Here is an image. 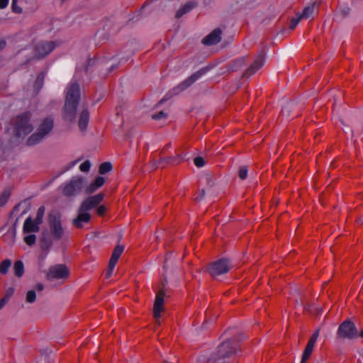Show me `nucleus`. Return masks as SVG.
Segmentation results:
<instances>
[{
  "label": "nucleus",
  "mask_w": 363,
  "mask_h": 363,
  "mask_svg": "<svg viewBox=\"0 0 363 363\" xmlns=\"http://www.w3.org/2000/svg\"><path fill=\"white\" fill-rule=\"evenodd\" d=\"M105 182V179L102 177H98L96 178L95 181L94 182L95 186L100 188L104 185Z\"/></svg>",
  "instance_id": "obj_38"
},
{
  "label": "nucleus",
  "mask_w": 363,
  "mask_h": 363,
  "mask_svg": "<svg viewBox=\"0 0 363 363\" xmlns=\"http://www.w3.org/2000/svg\"><path fill=\"white\" fill-rule=\"evenodd\" d=\"M195 7V4L194 2H188L184 6H182L179 11H177L176 13L177 18L182 17L184 14L189 12L191 9Z\"/></svg>",
  "instance_id": "obj_22"
},
{
  "label": "nucleus",
  "mask_w": 363,
  "mask_h": 363,
  "mask_svg": "<svg viewBox=\"0 0 363 363\" xmlns=\"http://www.w3.org/2000/svg\"><path fill=\"white\" fill-rule=\"evenodd\" d=\"M45 208L44 206H40L37 211L35 220L38 223H42L43 222V218L45 213Z\"/></svg>",
  "instance_id": "obj_30"
},
{
  "label": "nucleus",
  "mask_w": 363,
  "mask_h": 363,
  "mask_svg": "<svg viewBox=\"0 0 363 363\" xmlns=\"http://www.w3.org/2000/svg\"><path fill=\"white\" fill-rule=\"evenodd\" d=\"M33 129L30 123V115L28 113L18 116L15 121L14 132L16 136L21 138L27 135Z\"/></svg>",
  "instance_id": "obj_5"
},
{
  "label": "nucleus",
  "mask_w": 363,
  "mask_h": 363,
  "mask_svg": "<svg viewBox=\"0 0 363 363\" xmlns=\"http://www.w3.org/2000/svg\"><path fill=\"white\" fill-rule=\"evenodd\" d=\"M164 362H165V363H174L173 362H169V361H167V360H166V359L164 360Z\"/></svg>",
  "instance_id": "obj_56"
},
{
  "label": "nucleus",
  "mask_w": 363,
  "mask_h": 363,
  "mask_svg": "<svg viewBox=\"0 0 363 363\" xmlns=\"http://www.w3.org/2000/svg\"><path fill=\"white\" fill-rule=\"evenodd\" d=\"M99 188L95 186L94 183L90 184L85 189L86 194H91L96 191Z\"/></svg>",
  "instance_id": "obj_39"
},
{
  "label": "nucleus",
  "mask_w": 363,
  "mask_h": 363,
  "mask_svg": "<svg viewBox=\"0 0 363 363\" xmlns=\"http://www.w3.org/2000/svg\"><path fill=\"white\" fill-rule=\"evenodd\" d=\"M85 179L80 176L73 177L63 187L62 193L67 196L79 194L84 186Z\"/></svg>",
  "instance_id": "obj_6"
},
{
  "label": "nucleus",
  "mask_w": 363,
  "mask_h": 363,
  "mask_svg": "<svg viewBox=\"0 0 363 363\" xmlns=\"http://www.w3.org/2000/svg\"><path fill=\"white\" fill-rule=\"evenodd\" d=\"M265 61V55L263 51H261L255 57L253 62L246 69L243 74L244 77H249L255 74L259 69L262 67Z\"/></svg>",
  "instance_id": "obj_13"
},
{
  "label": "nucleus",
  "mask_w": 363,
  "mask_h": 363,
  "mask_svg": "<svg viewBox=\"0 0 363 363\" xmlns=\"http://www.w3.org/2000/svg\"><path fill=\"white\" fill-rule=\"evenodd\" d=\"M26 4L30 5V6H32L33 4H35V2L37 1V0H24Z\"/></svg>",
  "instance_id": "obj_49"
},
{
  "label": "nucleus",
  "mask_w": 363,
  "mask_h": 363,
  "mask_svg": "<svg viewBox=\"0 0 363 363\" xmlns=\"http://www.w3.org/2000/svg\"><path fill=\"white\" fill-rule=\"evenodd\" d=\"M53 128L54 121L52 117L43 118L38 124L35 132L28 138L27 145L33 146L39 143L51 133Z\"/></svg>",
  "instance_id": "obj_3"
},
{
  "label": "nucleus",
  "mask_w": 363,
  "mask_h": 363,
  "mask_svg": "<svg viewBox=\"0 0 363 363\" xmlns=\"http://www.w3.org/2000/svg\"><path fill=\"white\" fill-rule=\"evenodd\" d=\"M208 72L207 68H202L200 70L192 74L189 77L184 80L182 83H180L178 86L173 88L168 94L171 95H177L181 93L182 91L186 89L189 87L192 84H194L196 81L200 79L203 74H205Z\"/></svg>",
  "instance_id": "obj_7"
},
{
  "label": "nucleus",
  "mask_w": 363,
  "mask_h": 363,
  "mask_svg": "<svg viewBox=\"0 0 363 363\" xmlns=\"http://www.w3.org/2000/svg\"><path fill=\"white\" fill-rule=\"evenodd\" d=\"M6 43L5 40H0V51L4 50L6 47Z\"/></svg>",
  "instance_id": "obj_47"
},
{
  "label": "nucleus",
  "mask_w": 363,
  "mask_h": 363,
  "mask_svg": "<svg viewBox=\"0 0 363 363\" xmlns=\"http://www.w3.org/2000/svg\"><path fill=\"white\" fill-rule=\"evenodd\" d=\"M18 206H16L13 209V213H15L18 210Z\"/></svg>",
  "instance_id": "obj_53"
},
{
  "label": "nucleus",
  "mask_w": 363,
  "mask_h": 363,
  "mask_svg": "<svg viewBox=\"0 0 363 363\" xmlns=\"http://www.w3.org/2000/svg\"><path fill=\"white\" fill-rule=\"evenodd\" d=\"M17 1H18V0H12V4H11L12 11L16 13H21L23 10L20 6H18Z\"/></svg>",
  "instance_id": "obj_34"
},
{
  "label": "nucleus",
  "mask_w": 363,
  "mask_h": 363,
  "mask_svg": "<svg viewBox=\"0 0 363 363\" xmlns=\"http://www.w3.org/2000/svg\"><path fill=\"white\" fill-rule=\"evenodd\" d=\"M167 117V114L163 111H160L157 113L153 114L152 118L154 120L165 119Z\"/></svg>",
  "instance_id": "obj_36"
},
{
  "label": "nucleus",
  "mask_w": 363,
  "mask_h": 363,
  "mask_svg": "<svg viewBox=\"0 0 363 363\" xmlns=\"http://www.w3.org/2000/svg\"><path fill=\"white\" fill-rule=\"evenodd\" d=\"M285 112H286V115H288V114H289V111L287 110V108H284V109L282 110V113H283V114H285Z\"/></svg>",
  "instance_id": "obj_52"
},
{
  "label": "nucleus",
  "mask_w": 363,
  "mask_h": 363,
  "mask_svg": "<svg viewBox=\"0 0 363 363\" xmlns=\"http://www.w3.org/2000/svg\"><path fill=\"white\" fill-rule=\"evenodd\" d=\"M359 336L357 329L350 320L343 321L338 327L336 339L340 342L353 340Z\"/></svg>",
  "instance_id": "obj_4"
},
{
  "label": "nucleus",
  "mask_w": 363,
  "mask_h": 363,
  "mask_svg": "<svg viewBox=\"0 0 363 363\" xmlns=\"http://www.w3.org/2000/svg\"><path fill=\"white\" fill-rule=\"evenodd\" d=\"M89 121V113L87 109L84 108L81 111L78 121V126L81 131L84 132L86 130Z\"/></svg>",
  "instance_id": "obj_19"
},
{
  "label": "nucleus",
  "mask_w": 363,
  "mask_h": 363,
  "mask_svg": "<svg viewBox=\"0 0 363 363\" xmlns=\"http://www.w3.org/2000/svg\"><path fill=\"white\" fill-rule=\"evenodd\" d=\"M79 99V86L77 83L71 82L67 89L63 110V118L65 121L69 122H73L74 121Z\"/></svg>",
  "instance_id": "obj_1"
},
{
  "label": "nucleus",
  "mask_w": 363,
  "mask_h": 363,
  "mask_svg": "<svg viewBox=\"0 0 363 363\" xmlns=\"http://www.w3.org/2000/svg\"><path fill=\"white\" fill-rule=\"evenodd\" d=\"M230 268L229 259L226 258L220 259L212 262L208 267V272L213 277L227 273Z\"/></svg>",
  "instance_id": "obj_8"
},
{
  "label": "nucleus",
  "mask_w": 363,
  "mask_h": 363,
  "mask_svg": "<svg viewBox=\"0 0 363 363\" xmlns=\"http://www.w3.org/2000/svg\"><path fill=\"white\" fill-rule=\"evenodd\" d=\"M41 223H38L35 220H33L30 217H28L26 219L23 223V233H35L39 231L40 227L39 225Z\"/></svg>",
  "instance_id": "obj_17"
},
{
  "label": "nucleus",
  "mask_w": 363,
  "mask_h": 363,
  "mask_svg": "<svg viewBox=\"0 0 363 363\" xmlns=\"http://www.w3.org/2000/svg\"><path fill=\"white\" fill-rule=\"evenodd\" d=\"M56 47L54 41H43L38 43L35 48V55L38 58L44 57Z\"/></svg>",
  "instance_id": "obj_12"
},
{
  "label": "nucleus",
  "mask_w": 363,
  "mask_h": 363,
  "mask_svg": "<svg viewBox=\"0 0 363 363\" xmlns=\"http://www.w3.org/2000/svg\"><path fill=\"white\" fill-rule=\"evenodd\" d=\"M221 29L216 28L203 39L202 43L206 45H216L221 40Z\"/></svg>",
  "instance_id": "obj_16"
},
{
  "label": "nucleus",
  "mask_w": 363,
  "mask_h": 363,
  "mask_svg": "<svg viewBox=\"0 0 363 363\" xmlns=\"http://www.w3.org/2000/svg\"><path fill=\"white\" fill-rule=\"evenodd\" d=\"M112 169V164L110 162H104L99 167V173L104 174Z\"/></svg>",
  "instance_id": "obj_28"
},
{
  "label": "nucleus",
  "mask_w": 363,
  "mask_h": 363,
  "mask_svg": "<svg viewBox=\"0 0 363 363\" xmlns=\"http://www.w3.org/2000/svg\"><path fill=\"white\" fill-rule=\"evenodd\" d=\"M359 335L363 338V330L360 332Z\"/></svg>",
  "instance_id": "obj_55"
},
{
  "label": "nucleus",
  "mask_w": 363,
  "mask_h": 363,
  "mask_svg": "<svg viewBox=\"0 0 363 363\" xmlns=\"http://www.w3.org/2000/svg\"><path fill=\"white\" fill-rule=\"evenodd\" d=\"M238 346L234 339L224 341L218 346L207 360L213 362L223 360L221 363H234L232 357L236 353Z\"/></svg>",
  "instance_id": "obj_2"
},
{
  "label": "nucleus",
  "mask_w": 363,
  "mask_h": 363,
  "mask_svg": "<svg viewBox=\"0 0 363 363\" xmlns=\"http://www.w3.org/2000/svg\"><path fill=\"white\" fill-rule=\"evenodd\" d=\"M318 335H319V330H317L313 335L311 337V338L315 340H317L318 337Z\"/></svg>",
  "instance_id": "obj_46"
},
{
  "label": "nucleus",
  "mask_w": 363,
  "mask_h": 363,
  "mask_svg": "<svg viewBox=\"0 0 363 363\" xmlns=\"http://www.w3.org/2000/svg\"><path fill=\"white\" fill-rule=\"evenodd\" d=\"M49 228L53 240H59L64 235V229L62 226L60 217L56 214L49 216Z\"/></svg>",
  "instance_id": "obj_9"
},
{
  "label": "nucleus",
  "mask_w": 363,
  "mask_h": 363,
  "mask_svg": "<svg viewBox=\"0 0 363 363\" xmlns=\"http://www.w3.org/2000/svg\"><path fill=\"white\" fill-rule=\"evenodd\" d=\"M9 300V297H4L0 300V310L5 306Z\"/></svg>",
  "instance_id": "obj_43"
},
{
  "label": "nucleus",
  "mask_w": 363,
  "mask_h": 363,
  "mask_svg": "<svg viewBox=\"0 0 363 363\" xmlns=\"http://www.w3.org/2000/svg\"><path fill=\"white\" fill-rule=\"evenodd\" d=\"M24 237L25 242L29 246L34 245L36 241V236L35 235V234L28 233Z\"/></svg>",
  "instance_id": "obj_29"
},
{
  "label": "nucleus",
  "mask_w": 363,
  "mask_h": 363,
  "mask_svg": "<svg viewBox=\"0 0 363 363\" xmlns=\"http://www.w3.org/2000/svg\"><path fill=\"white\" fill-rule=\"evenodd\" d=\"M44 284L39 283L35 286V289L38 291H42L44 289Z\"/></svg>",
  "instance_id": "obj_45"
},
{
  "label": "nucleus",
  "mask_w": 363,
  "mask_h": 363,
  "mask_svg": "<svg viewBox=\"0 0 363 363\" xmlns=\"http://www.w3.org/2000/svg\"><path fill=\"white\" fill-rule=\"evenodd\" d=\"M43 80V77L41 76V74H39L38 76V78H37V81H36V83H40V84L41 85L42 82L41 81Z\"/></svg>",
  "instance_id": "obj_51"
},
{
  "label": "nucleus",
  "mask_w": 363,
  "mask_h": 363,
  "mask_svg": "<svg viewBox=\"0 0 363 363\" xmlns=\"http://www.w3.org/2000/svg\"><path fill=\"white\" fill-rule=\"evenodd\" d=\"M316 340L312 339V338H310V340H308V345L309 346H311L313 347H314V345H315V343Z\"/></svg>",
  "instance_id": "obj_48"
},
{
  "label": "nucleus",
  "mask_w": 363,
  "mask_h": 363,
  "mask_svg": "<svg viewBox=\"0 0 363 363\" xmlns=\"http://www.w3.org/2000/svg\"><path fill=\"white\" fill-rule=\"evenodd\" d=\"M194 164L198 167H202L205 164V161L201 157H196L194 160Z\"/></svg>",
  "instance_id": "obj_37"
},
{
  "label": "nucleus",
  "mask_w": 363,
  "mask_h": 363,
  "mask_svg": "<svg viewBox=\"0 0 363 363\" xmlns=\"http://www.w3.org/2000/svg\"><path fill=\"white\" fill-rule=\"evenodd\" d=\"M351 137H352V138H353V132L352 131H351Z\"/></svg>",
  "instance_id": "obj_57"
},
{
  "label": "nucleus",
  "mask_w": 363,
  "mask_h": 363,
  "mask_svg": "<svg viewBox=\"0 0 363 363\" xmlns=\"http://www.w3.org/2000/svg\"><path fill=\"white\" fill-rule=\"evenodd\" d=\"M11 195L9 189H5L0 196V206H4L8 201L9 198Z\"/></svg>",
  "instance_id": "obj_27"
},
{
  "label": "nucleus",
  "mask_w": 363,
  "mask_h": 363,
  "mask_svg": "<svg viewBox=\"0 0 363 363\" xmlns=\"http://www.w3.org/2000/svg\"><path fill=\"white\" fill-rule=\"evenodd\" d=\"M314 347H311V346H309V345H306V347L303 352V354L302 355V358H301V363H305L307 359L309 358V357L311 356L312 352H313V350Z\"/></svg>",
  "instance_id": "obj_26"
},
{
  "label": "nucleus",
  "mask_w": 363,
  "mask_h": 363,
  "mask_svg": "<svg viewBox=\"0 0 363 363\" xmlns=\"http://www.w3.org/2000/svg\"><path fill=\"white\" fill-rule=\"evenodd\" d=\"M165 293L164 291L157 292L153 307V315L157 319V324L160 325V322L158 320L161 316V311L163 310V304L164 302Z\"/></svg>",
  "instance_id": "obj_14"
},
{
  "label": "nucleus",
  "mask_w": 363,
  "mask_h": 363,
  "mask_svg": "<svg viewBox=\"0 0 363 363\" xmlns=\"http://www.w3.org/2000/svg\"><path fill=\"white\" fill-rule=\"evenodd\" d=\"M117 67V66H111V70H113L114 69H116Z\"/></svg>",
  "instance_id": "obj_54"
},
{
  "label": "nucleus",
  "mask_w": 363,
  "mask_h": 363,
  "mask_svg": "<svg viewBox=\"0 0 363 363\" xmlns=\"http://www.w3.org/2000/svg\"><path fill=\"white\" fill-rule=\"evenodd\" d=\"M248 169L247 166H241L238 171V177L240 179L244 180L247 178Z\"/></svg>",
  "instance_id": "obj_31"
},
{
  "label": "nucleus",
  "mask_w": 363,
  "mask_h": 363,
  "mask_svg": "<svg viewBox=\"0 0 363 363\" xmlns=\"http://www.w3.org/2000/svg\"><path fill=\"white\" fill-rule=\"evenodd\" d=\"M15 275L21 277L24 273V265L22 261L18 260L14 263L13 266Z\"/></svg>",
  "instance_id": "obj_24"
},
{
  "label": "nucleus",
  "mask_w": 363,
  "mask_h": 363,
  "mask_svg": "<svg viewBox=\"0 0 363 363\" xmlns=\"http://www.w3.org/2000/svg\"><path fill=\"white\" fill-rule=\"evenodd\" d=\"M9 0H0V9H5L9 4Z\"/></svg>",
  "instance_id": "obj_42"
},
{
  "label": "nucleus",
  "mask_w": 363,
  "mask_h": 363,
  "mask_svg": "<svg viewBox=\"0 0 363 363\" xmlns=\"http://www.w3.org/2000/svg\"><path fill=\"white\" fill-rule=\"evenodd\" d=\"M96 212L99 216L104 215L106 212V207L104 205L99 206L96 209Z\"/></svg>",
  "instance_id": "obj_41"
},
{
  "label": "nucleus",
  "mask_w": 363,
  "mask_h": 363,
  "mask_svg": "<svg viewBox=\"0 0 363 363\" xmlns=\"http://www.w3.org/2000/svg\"><path fill=\"white\" fill-rule=\"evenodd\" d=\"M104 198V194H98L86 198L81 203L79 211L88 212L96 208L103 201Z\"/></svg>",
  "instance_id": "obj_11"
},
{
  "label": "nucleus",
  "mask_w": 363,
  "mask_h": 363,
  "mask_svg": "<svg viewBox=\"0 0 363 363\" xmlns=\"http://www.w3.org/2000/svg\"><path fill=\"white\" fill-rule=\"evenodd\" d=\"M245 63V57H240L234 60L230 66V69L232 71H237L244 66Z\"/></svg>",
  "instance_id": "obj_23"
},
{
  "label": "nucleus",
  "mask_w": 363,
  "mask_h": 363,
  "mask_svg": "<svg viewBox=\"0 0 363 363\" xmlns=\"http://www.w3.org/2000/svg\"><path fill=\"white\" fill-rule=\"evenodd\" d=\"M36 299V294L34 290H29L26 294V301L32 303Z\"/></svg>",
  "instance_id": "obj_32"
},
{
  "label": "nucleus",
  "mask_w": 363,
  "mask_h": 363,
  "mask_svg": "<svg viewBox=\"0 0 363 363\" xmlns=\"http://www.w3.org/2000/svg\"><path fill=\"white\" fill-rule=\"evenodd\" d=\"M205 196V190L204 189H202L200 193H199V195L196 197V200L197 201H201L202 200Z\"/></svg>",
  "instance_id": "obj_44"
},
{
  "label": "nucleus",
  "mask_w": 363,
  "mask_h": 363,
  "mask_svg": "<svg viewBox=\"0 0 363 363\" xmlns=\"http://www.w3.org/2000/svg\"><path fill=\"white\" fill-rule=\"evenodd\" d=\"M11 265V262L10 259H6L2 261L0 264V273L2 274H6L8 272L9 267Z\"/></svg>",
  "instance_id": "obj_25"
},
{
  "label": "nucleus",
  "mask_w": 363,
  "mask_h": 363,
  "mask_svg": "<svg viewBox=\"0 0 363 363\" xmlns=\"http://www.w3.org/2000/svg\"><path fill=\"white\" fill-rule=\"evenodd\" d=\"M91 167V162L89 160H86L83 163H82L79 166V169L82 172H87L89 171Z\"/></svg>",
  "instance_id": "obj_35"
},
{
  "label": "nucleus",
  "mask_w": 363,
  "mask_h": 363,
  "mask_svg": "<svg viewBox=\"0 0 363 363\" xmlns=\"http://www.w3.org/2000/svg\"><path fill=\"white\" fill-rule=\"evenodd\" d=\"M317 6L316 3L313 2L310 6H306L301 14H299L301 18H309L313 17Z\"/></svg>",
  "instance_id": "obj_21"
},
{
  "label": "nucleus",
  "mask_w": 363,
  "mask_h": 363,
  "mask_svg": "<svg viewBox=\"0 0 363 363\" xmlns=\"http://www.w3.org/2000/svg\"><path fill=\"white\" fill-rule=\"evenodd\" d=\"M9 293H13V289H11V291H9Z\"/></svg>",
  "instance_id": "obj_58"
},
{
  "label": "nucleus",
  "mask_w": 363,
  "mask_h": 363,
  "mask_svg": "<svg viewBox=\"0 0 363 363\" xmlns=\"http://www.w3.org/2000/svg\"><path fill=\"white\" fill-rule=\"evenodd\" d=\"M176 160L175 158H172V157H169V158H166V159H163L161 160V162H171L172 161Z\"/></svg>",
  "instance_id": "obj_50"
},
{
  "label": "nucleus",
  "mask_w": 363,
  "mask_h": 363,
  "mask_svg": "<svg viewBox=\"0 0 363 363\" xmlns=\"http://www.w3.org/2000/svg\"><path fill=\"white\" fill-rule=\"evenodd\" d=\"M69 276V269L65 264H55L49 268L47 273L48 280L66 279Z\"/></svg>",
  "instance_id": "obj_10"
},
{
  "label": "nucleus",
  "mask_w": 363,
  "mask_h": 363,
  "mask_svg": "<svg viewBox=\"0 0 363 363\" xmlns=\"http://www.w3.org/2000/svg\"><path fill=\"white\" fill-rule=\"evenodd\" d=\"M9 293H13V289H11V291H9Z\"/></svg>",
  "instance_id": "obj_59"
},
{
  "label": "nucleus",
  "mask_w": 363,
  "mask_h": 363,
  "mask_svg": "<svg viewBox=\"0 0 363 363\" xmlns=\"http://www.w3.org/2000/svg\"><path fill=\"white\" fill-rule=\"evenodd\" d=\"M91 219V216L89 212L81 211L79 209L78 210V215L77 218H75L72 220L73 225L77 228H81L83 227L84 223H88Z\"/></svg>",
  "instance_id": "obj_18"
},
{
  "label": "nucleus",
  "mask_w": 363,
  "mask_h": 363,
  "mask_svg": "<svg viewBox=\"0 0 363 363\" xmlns=\"http://www.w3.org/2000/svg\"><path fill=\"white\" fill-rule=\"evenodd\" d=\"M124 250V247L123 245H117L115 249L113 250V252L112 253L111 257L109 260L108 269L106 274V277L109 278L114 269V267L121 257V254L123 253Z\"/></svg>",
  "instance_id": "obj_15"
},
{
  "label": "nucleus",
  "mask_w": 363,
  "mask_h": 363,
  "mask_svg": "<svg viewBox=\"0 0 363 363\" xmlns=\"http://www.w3.org/2000/svg\"><path fill=\"white\" fill-rule=\"evenodd\" d=\"M40 247L43 250L48 252L51 246L52 245V238L44 233L40 240Z\"/></svg>",
  "instance_id": "obj_20"
},
{
  "label": "nucleus",
  "mask_w": 363,
  "mask_h": 363,
  "mask_svg": "<svg viewBox=\"0 0 363 363\" xmlns=\"http://www.w3.org/2000/svg\"><path fill=\"white\" fill-rule=\"evenodd\" d=\"M301 19H302L301 18V16H299V14H297L296 17L293 18L291 21H290V25H289V28L291 30H293L296 28V26L298 24V23L300 22Z\"/></svg>",
  "instance_id": "obj_33"
},
{
  "label": "nucleus",
  "mask_w": 363,
  "mask_h": 363,
  "mask_svg": "<svg viewBox=\"0 0 363 363\" xmlns=\"http://www.w3.org/2000/svg\"><path fill=\"white\" fill-rule=\"evenodd\" d=\"M340 11L341 14L344 17H346L349 15V13L350 12V8L347 6H344L340 8Z\"/></svg>",
  "instance_id": "obj_40"
}]
</instances>
